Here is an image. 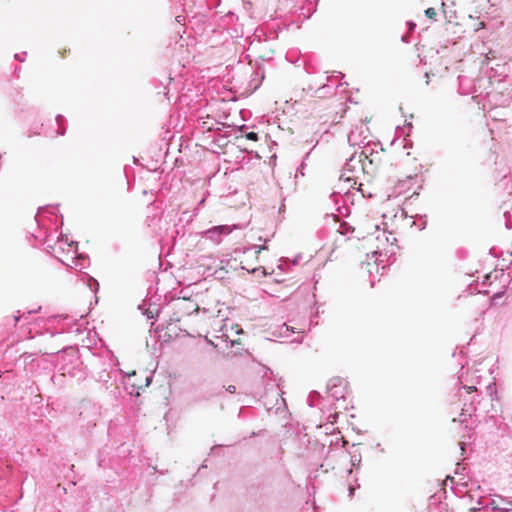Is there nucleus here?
<instances>
[{"mask_svg": "<svg viewBox=\"0 0 512 512\" xmlns=\"http://www.w3.org/2000/svg\"><path fill=\"white\" fill-rule=\"evenodd\" d=\"M152 380L151 372L144 369L126 372L125 386L131 395L139 396L140 391L149 386Z\"/></svg>", "mask_w": 512, "mask_h": 512, "instance_id": "nucleus-1", "label": "nucleus"}, {"mask_svg": "<svg viewBox=\"0 0 512 512\" xmlns=\"http://www.w3.org/2000/svg\"><path fill=\"white\" fill-rule=\"evenodd\" d=\"M173 315L171 320L180 323L186 317L193 314L197 315L199 306L198 304L188 298H179L172 304Z\"/></svg>", "mask_w": 512, "mask_h": 512, "instance_id": "nucleus-2", "label": "nucleus"}, {"mask_svg": "<svg viewBox=\"0 0 512 512\" xmlns=\"http://www.w3.org/2000/svg\"><path fill=\"white\" fill-rule=\"evenodd\" d=\"M232 230L233 228L231 226L220 225L206 230L204 234L209 240L215 243H220L222 241V236L230 234Z\"/></svg>", "mask_w": 512, "mask_h": 512, "instance_id": "nucleus-3", "label": "nucleus"}, {"mask_svg": "<svg viewBox=\"0 0 512 512\" xmlns=\"http://www.w3.org/2000/svg\"><path fill=\"white\" fill-rule=\"evenodd\" d=\"M425 15H426L429 19L435 20L437 13H436V11H435V9H434V8L430 7V8H427V9L425 10Z\"/></svg>", "mask_w": 512, "mask_h": 512, "instance_id": "nucleus-4", "label": "nucleus"}, {"mask_svg": "<svg viewBox=\"0 0 512 512\" xmlns=\"http://www.w3.org/2000/svg\"><path fill=\"white\" fill-rule=\"evenodd\" d=\"M246 139L251 141H258V134L255 132H249L246 134Z\"/></svg>", "mask_w": 512, "mask_h": 512, "instance_id": "nucleus-5", "label": "nucleus"}, {"mask_svg": "<svg viewBox=\"0 0 512 512\" xmlns=\"http://www.w3.org/2000/svg\"><path fill=\"white\" fill-rule=\"evenodd\" d=\"M485 27V23L483 21L478 22L474 25L473 29L474 31H479Z\"/></svg>", "mask_w": 512, "mask_h": 512, "instance_id": "nucleus-6", "label": "nucleus"}, {"mask_svg": "<svg viewBox=\"0 0 512 512\" xmlns=\"http://www.w3.org/2000/svg\"><path fill=\"white\" fill-rule=\"evenodd\" d=\"M463 389L467 392V393H472V392H475L477 390V388L475 386H463Z\"/></svg>", "mask_w": 512, "mask_h": 512, "instance_id": "nucleus-7", "label": "nucleus"}, {"mask_svg": "<svg viewBox=\"0 0 512 512\" xmlns=\"http://www.w3.org/2000/svg\"><path fill=\"white\" fill-rule=\"evenodd\" d=\"M227 391L230 392V393H235L236 392V386L235 385H229L227 387Z\"/></svg>", "mask_w": 512, "mask_h": 512, "instance_id": "nucleus-8", "label": "nucleus"}, {"mask_svg": "<svg viewBox=\"0 0 512 512\" xmlns=\"http://www.w3.org/2000/svg\"><path fill=\"white\" fill-rule=\"evenodd\" d=\"M499 296H500V293L495 294V295L491 298V301H492V302H494V301H495V299H496L497 297H499Z\"/></svg>", "mask_w": 512, "mask_h": 512, "instance_id": "nucleus-9", "label": "nucleus"}, {"mask_svg": "<svg viewBox=\"0 0 512 512\" xmlns=\"http://www.w3.org/2000/svg\"><path fill=\"white\" fill-rule=\"evenodd\" d=\"M374 228H375L376 230H378V229H379V226H378V225H374Z\"/></svg>", "mask_w": 512, "mask_h": 512, "instance_id": "nucleus-10", "label": "nucleus"}]
</instances>
